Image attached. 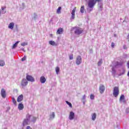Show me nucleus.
I'll list each match as a JSON object with an SVG mask.
<instances>
[{
    "label": "nucleus",
    "instance_id": "obj_33",
    "mask_svg": "<svg viewBox=\"0 0 129 129\" xmlns=\"http://www.w3.org/2000/svg\"><path fill=\"white\" fill-rule=\"evenodd\" d=\"M37 18H38V16L37 15V14L36 13H34V17L33 19L34 20H36Z\"/></svg>",
    "mask_w": 129,
    "mask_h": 129
},
{
    "label": "nucleus",
    "instance_id": "obj_12",
    "mask_svg": "<svg viewBox=\"0 0 129 129\" xmlns=\"http://www.w3.org/2000/svg\"><path fill=\"white\" fill-rule=\"evenodd\" d=\"M103 5L100 2H98V7L99 8V11H102Z\"/></svg>",
    "mask_w": 129,
    "mask_h": 129
},
{
    "label": "nucleus",
    "instance_id": "obj_48",
    "mask_svg": "<svg viewBox=\"0 0 129 129\" xmlns=\"http://www.w3.org/2000/svg\"><path fill=\"white\" fill-rule=\"evenodd\" d=\"M1 15H2V12H1V9H0V17H1Z\"/></svg>",
    "mask_w": 129,
    "mask_h": 129
},
{
    "label": "nucleus",
    "instance_id": "obj_47",
    "mask_svg": "<svg viewBox=\"0 0 129 129\" xmlns=\"http://www.w3.org/2000/svg\"><path fill=\"white\" fill-rule=\"evenodd\" d=\"M2 11H4L5 10V8H4V7H2Z\"/></svg>",
    "mask_w": 129,
    "mask_h": 129
},
{
    "label": "nucleus",
    "instance_id": "obj_3",
    "mask_svg": "<svg viewBox=\"0 0 129 129\" xmlns=\"http://www.w3.org/2000/svg\"><path fill=\"white\" fill-rule=\"evenodd\" d=\"M72 30H75L74 33L75 35H81L83 33V29L80 27H75Z\"/></svg>",
    "mask_w": 129,
    "mask_h": 129
},
{
    "label": "nucleus",
    "instance_id": "obj_40",
    "mask_svg": "<svg viewBox=\"0 0 129 129\" xmlns=\"http://www.w3.org/2000/svg\"><path fill=\"white\" fill-rule=\"evenodd\" d=\"M123 74H124V72L120 73L119 75H118V76H121V75H123Z\"/></svg>",
    "mask_w": 129,
    "mask_h": 129
},
{
    "label": "nucleus",
    "instance_id": "obj_10",
    "mask_svg": "<svg viewBox=\"0 0 129 129\" xmlns=\"http://www.w3.org/2000/svg\"><path fill=\"white\" fill-rule=\"evenodd\" d=\"M1 94L3 98H6V97L7 96V93L6 92V90H5V89H2L1 90Z\"/></svg>",
    "mask_w": 129,
    "mask_h": 129
},
{
    "label": "nucleus",
    "instance_id": "obj_11",
    "mask_svg": "<svg viewBox=\"0 0 129 129\" xmlns=\"http://www.w3.org/2000/svg\"><path fill=\"white\" fill-rule=\"evenodd\" d=\"M124 98V95H121L120 97L119 102H123V103H125V100Z\"/></svg>",
    "mask_w": 129,
    "mask_h": 129
},
{
    "label": "nucleus",
    "instance_id": "obj_17",
    "mask_svg": "<svg viewBox=\"0 0 129 129\" xmlns=\"http://www.w3.org/2000/svg\"><path fill=\"white\" fill-rule=\"evenodd\" d=\"M18 109L20 110H23V109H24V104L20 103L18 105Z\"/></svg>",
    "mask_w": 129,
    "mask_h": 129
},
{
    "label": "nucleus",
    "instance_id": "obj_24",
    "mask_svg": "<svg viewBox=\"0 0 129 129\" xmlns=\"http://www.w3.org/2000/svg\"><path fill=\"white\" fill-rule=\"evenodd\" d=\"M61 9H62V8L61 7H58L56 11L57 14H61Z\"/></svg>",
    "mask_w": 129,
    "mask_h": 129
},
{
    "label": "nucleus",
    "instance_id": "obj_37",
    "mask_svg": "<svg viewBox=\"0 0 129 129\" xmlns=\"http://www.w3.org/2000/svg\"><path fill=\"white\" fill-rule=\"evenodd\" d=\"M26 59H27V56H24L22 58V61H25V60H26Z\"/></svg>",
    "mask_w": 129,
    "mask_h": 129
},
{
    "label": "nucleus",
    "instance_id": "obj_23",
    "mask_svg": "<svg viewBox=\"0 0 129 129\" xmlns=\"http://www.w3.org/2000/svg\"><path fill=\"white\" fill-rule=\"evenodd\" d=\"M116 73V71L114 69V68H112V74H113L114 77L115 76V74Z\"/></svg>",
    "mask_w": 129,
    "mask_h": 129
},
{
    "label": "nucleus",
    "instance_id": "obj_42",
    "mask_svg": "<svg viewBox=\"0 0 129 129\" xmlns=\"http://www.w3.org/2000/svg\"><path fill=\"white\" fill-rule=\"evenodd\" d=\"M114 45H115L114 43L112 42V43H111L112 48H114Z\"/></svg>",
    "mask_w": 129,
    "mask_h": 129
},
{
    "label": "nucleus",
    "instance_id": "obj_5",
    "mask_svg": "<svg viewBox=\"0 0 129 129\" xmlns=\"http://www.w3.org/2000/svg\"><path fill=\"white\" fill-rule=\"evenodd\" d=\"M119 94V90L118 89V87H115L113 91V95L114 97H117Z\"/></svg>",
    "mask_w": 129,
    "mask_h": 129
},
{
    "label": "nucleus",
    "instance_id": "obj_2",
    "mask_svg": "<svg viewBox=\"0 0 129 129\" xmlns=\"http://www.w3.org/2000/svg\"><path fill=\"white\" fill-rule=\"evenodd\" d=\"M31 116H32V115H30V114H27L26 115V118L23 120L22 122L23 126H26V125H29V124L31 123Z\"/></svg>",
    "mask_w": 129,
    "mask_h": 129
},
{
    "label": "nucleus",
    "instance_id": "obj_16",
    "mask_svg": "<svg viewBox=\"0 0 129 129\" xmlns=\"http://www.w3.org/2000/svg\"><path fill=\"white\" fill-rule=\"evenodd\" d=\"M55 118V112H52L49 115V119H54Z\"/></svg>",
    "mask_w": 129,
    "mask_h": 129
},
{
    "label": "nucleus",
    "instance_id": "obj_43",
    "mask_svg": "<svg viewBox=\"0 0 129 129\" xmlns=\"http://www.w3.org/2000/svg\"><path fill=\"white\" fill-rule=\"evenodd\" d=\"M26 129H32V128L30 126H27Z\"/></svg>",
    "mask_w": 129,
    "mask_h": 129
},
{
    "label": "nucleus",
    "instance_id": "obj_49",
    "mask_svg": "<svg viewBox=\"0 0 129 129\" xmlns=\"http://www.w3.org/2000/svg\"><path fill=\"white\" fill-rule=\"evenodd\" d=\"M50 37H52L53 36V34H50Z\"/></svg>",
    "mask_w": 129,
    "mask_h": 129
},
{
    "label": "nucleus",
    "instance_id": "obj_38",
    "mask_svg": "<svg viewBox=\"0 0 129 129\" xmlns=\"http://www.w3.org/2000/svg\"><path fill=\"white\" fill-rule=\"evenodd\" d=\"M123 49H124V50H126L127 49V47H126V45H124L123 46Z\"/></svg>",
    "mask_w": 129,
    "mask_h": 129
},
{
    "label": "nucleus",
    "instance_id": "obj_14",
    "mask_svg": "<svg viewBox=\"0 0 129 129\" xmlns=\"http://www.w3.org/2000/svg\"><path fill=\"white\" fill-rule=\"evenodd\" d=\"M40 81L42 84L45 83V82H46V78H45V77H41L40 79Z\"/></svg>",
    "mask_w": 129,
    "mask_h": 129
},
{
    "label": "nucleus",
    "instance_id": "obj_19",
    "mask_svg": "<svg viewBox=\"0 0 129 129\" xmlns=\"http://www.w3.org/2000/svg\"><path fill=\"white\" fill-rule=\"evenodd\" d=\"M63 32V30L62 28H58L56 32V34H58L59 35H60L62 34Z\"/></svg>",
    "mask_w": 129,
    "mask_h": 129
},
{
    "label": "nucleus",
    "instance_id": "obj_41",
    "mask_svg": "<svg viewBox=\"0 0 129 129\" xmlns=\"http://www.w3.org/2000/svg\"><path fill=\"white\" fill-rule=\"evenodd\" d=\"M72 19H73V20L75 19V15H72Z\"/></svg>",
    "mask_w": 129,
    "mask_h": 129
},
{
    "label": "nucleus",
    "instance_id": "obj_31",
    "mask_svg": "<svg viewBox=\"0 0 129 129\" xmlns=\"http://www.w3.org/2000/svg\"><path fill=\"white\" fill-rule=\"evenodd\" d=\"M75 12H76V7H75L72 11V15H75Z\"/></svg>",
    "mask_w": 129,
    "mask_h": 129
},
{
    "label": "nucleus",
    "instance_id": "obj_39",
    "mask_svg": "<svg viewBox=\"0 0 129 129\" xmlns=\"http://www.w3.org/2000/svg\"><path fill=\"white\" fill-rule=\"evenodd\" d=\"M125 112H126V113H129V108H127L125 109Z\"/></svg>",
    "mask_w": 129,
    "mask_h": 129
},
{
    "label": "nucleus",
    "instance_id": "obj_15",
    "mask_svg": "<svg viewBox=\"0 0 129 129\" xmlns=\"http://www.w3.org/2000/svg\"><path fill=\"white\" fill-rule=\"evenodd\" d=\"M14 27H15V23L13 22L10 23L8 26L9 29H11V30L14 29Z\"/></svg>",
    "mask_w": 129,
    "mask_h": 129
},
{
    "label": "nucleus",
    "instance_id": "obj_30",
    "mask_svg": "<svg viewBox=\"0 0 129 129\" xmlns=\"http://www.w3.org/2000/svg\"><path fill=\"white\" fill-rule=\"evenodd\" d=\"M66 102L67 104L70 106V107L72 108V104H71V103L69 102L68 101H66Z\"/></svg>",
    "mask_w": 129,
    "mask_h": 129
},
{
    "label": "nucleus",
    "instance_id": "obj_8",
    "mask_svg": "<svg viewBox=\"0 0 129 129\" xmlns=\"http://www.w3.org/2000/svg\"><path fill=\"white\" fill-rule=\"evenodd\" d=\"M75 117V113H74L73 111H71L70 112V114L69 116V118L70 120H73Z\"/></svg>",
    "mask_w": 129,
    "mask_h": 129
},
{
    "label": "nucleus",
    "instance_id": "obj_18",
    "mask_svg": "<svg viewBox=\"0 0 129 129\" xmlns=\"http://www.w3.org/2000/svg\"><path fill=\"white\" fill-rule=\"evenodd\" d=\"M36 121H37V117L33 116L31 119L30 120V122H32V123H35Z\"/></svg>",
    "mask_w": 129,
    "mask_h": 129
},
{
    "label": "nucleus",
    "instance_id": "obj_7",
    "mask_svg": "<svg viewBox=\"0 0 129 129\" xmlns=\"http://www.w3.org/2000/svg\"><path fill=\"white\" fill-rule=\"evenodd\" d=\"M26 80L27 81H30V82H35V78L30 75L26 76Z\"/></svg>",
    "mask_w": 129,
    "mask_h": 129
},
{
    "label": "nucleus",
    "instance_id": "obj_50",
    "mask_svg": "<svg viewBox=\"0 0 129 129\" xmlns=\"http://www.w3.org/2000/svg\"><path fill=\"white\" fill-rule=\"evenodd\" d=\"M83 104H85V102L84 101V102H83Z\"/></svg>",
    "mask_w": 129,
    "mask_h": 129
},
{
    "label": "nucleus",
    "instance_id": "obj_1",
    "mask_svg": "<svg viewBox=\"0 0 129 129\" xmlns=\"http://www.w3.org/2000/svg\"><path fill=\"white\" fill-rule=\"evenodd\" d=\"M100 0H89L88 2V7L87 8L88 13L93 11V8L96 5V3H99Z\"/></svg>",
    "mask_w": 129,
    "mask_h": 129
},
{
    "label": "nucleus",
    "instance_id": "obj_32",
    "mask_svg": "<svg viewBox=\"0 0 129 129\" xmlns=\"http://www.w3.org/2000/svg\"><path fill=\"white\" fill-rule=\"evenodd\" d=\"M90 99H91L92 100H93V99H94V95L93 94H91L90 96Z\"/></svg>",
    "mask_w": 129,
    "mask_h": 129
},
{
    "label": "nucleus",
    "instance_id": "obj_20",
    "mask_svg": "<svg viewBox=\"0 0 129 129\" xmlns=\"http://www.w3.org/2000/svg\"><path fill=\"white\" fill-rule=\"evenodd\" d=\"M49 44L51 45V46H57V44H56V42L52 40L49 41Z\"/></svg>",
    "mask_w": 129,
    "mask_h": 129
},
{
    "label": "nucleus",
    "instance_id": "obj_4",
    "mask_svg": "<svg viewBox=\"0 0 129 129\" xmlns=\"http://www.w3.org/2000/svg\"><path fill=\"white\" fill-rule=\"evenodd\" d=\"M28 81L26 79H22L20 85L21 86V88H23L24 89L26 86L28 85Z\"/></svg>",
    "mask_w": 129,
    "mask_h": 129
},
{
    "label": "nucleus",
    "instance_id": "obj_21",
    "mask_svg": "<svg viewBox=\"0 0 129 129\" xmlns=\"http://www.w3.org/2000/svg\"><path fill=\"white\" fill-rule=\"evenodd\" d=\"M20 43L19 41H17L13 46L12 49H16L18 47V44Z\"/></svg>",
    "mask_w": 129,
    "mask_h": 129
},
{
    "label": "nucleus",
    "instance_id": "obj_35",
    "mask_svg": "<svg viewBox=\"0 0 129 129\" xmlns=\"http://www.w3.org/2000/svg\"><path fill=\"white\" fill-rule=\"evenodd\" d=\"M70 60H73V54H71L69 56Z\"/></svg>",
    "mask_w": 129,
    "mask_h": 129
},
{
    "label": "nucleus",
    "instance_id": "obj_44",
    "mask_svg": "<svg viewBox=\"0 0 129 129\" xmlns=\"http://www.w3.org/2000/svg\"><path fill=\"white\" fill-rule=\"evenodd\" d=\"M2 14H6V13H7V11H2Z\"/></svg>",
    "mask_w": 129,
    "mask_h": 129
},
{
    "label": "nucleus",
    "instance_id": "obj_36",
    "mask_svg": "<svg viewBox=\"0 0 129 129\" xmlns=\"http://www.w3.org/2000/svg\"><path fill=\"white\" fill-rule=\"evenodd\" d=\"M82 100H85V99H86V95H84L83 96V97H82Z\"/></svg>",
    "mask_w": 129,
    "mask_h": 129
},
{
    "label": "nucleus",
    "instance_id": "obj_34",
    "mask_svg": "<svg viewBox=\"0 0 129 129\" xmlns=\"http://www.w3.org/2000/svg\"><path fill=\"white\" fill-rule=\"evenodd\" d=\"M28 45V42H23L21 43V46H27Z\"/></svg>",
    "mask_w": 129,
    "mask_h": 129
},
{
    "label": "nucleus",
    "instance_id": "obj_9",
    "mask_svg": "<svg viewBox=\"0 0 129 129\" xmlns=\"http://www.w3.org/2000/svg\"><path fill=\"white\" fill-rule=\"evenodd\" d=\"M105 90V87L103 85H100L99 87V91L100 93L102 94L103 92H104V91Z\"/></svg>",
    "mask_w": 129,
    "mask_h": 129
},
{
    "label": "nucleus",
    "instance_id": "obj_46",
    "mask_svg": "<svg viewBox=\"0 0 129 129\" xmlns=\"http://www.w3.org/2000/svg\"><path fill=\"white\" fill-rule=\"evenodd\" d=\"M117 65L118 66V65H121V64H120V63L118 62H117Z\"/></svg>",
    "mask_w": 129,
    "mask_h": 129
},
{
    "label": "nucleus",
    "instance_id": "obj_6",
    "mask_svg": "<svg viewBox=\"0 0 129 129\" xmlns=\"http://www.w3.org/2000/svg\"><path fill=\"white\" fill-rule=\"evenodd\" d=\"M76 63L77 65H80L81 63H82V57H81V56L78 55L76 57Z\"/></svg>",
    "mask_w": 129,
    "mask_h": 129
},
{
    "label": "nucleus",
    "instance_id": "obj_22",
    "mask_svg": "<svg viewBox=\"0 0 129 129\" xmlns=\"http://www.w3.org/2000/svg\"><path fill=\"white\" fill-rule=\"evenodd\" d=\"M84 11H85L84 6H82L81 7V9H80V12H81V14H84Z\"/></svg>",
    "mask_w": 129,
    "mask_h": 129
},
{
    "label": "nucleus",
    "instance_id": "obj_29",
    "mask_svg": "<svg viewBox=\"0 0 129 129\" xmlns=\"http://www.w3.org/2000/svg\"><path fill=\"white\" fill-rule=\"evenodd\" d=\"M12 102L15 105H17V101H16V99L14 97L12 98Z\"/></svg>",
    "mask_w": 129,
    "mask_h": 129
},
{
    "label": "nucleus",
    "instance_id": "obj_28",
    "mask_svg": "<svg viewBox=\"0 0 129 129\" xmlns=\"http://www.w3.org/2000/svg\"><path fill=\"white\" fill-rule=\"evenodd\" d=\"M60 71V69L59 68V67H56L55 68V72L56 73V74H58L59 72Z\"/></svg>",
    "mask_w": 129,
    "mask_h": 129
},
{
    "label": "nucleus",
    "instance_id": "obj_26",
    "mask_svg": "<svg viewBox=\"0 0 129 129\" xmlns=\"http://www.w3.org/2000/svg\"><path fill=\"white\" fill-rule=\"evenodd\" d=\"M5 64H6V63L5 62V61L0 60V66L1 67L5 66Z\"/></svg>",
    "mask_w": 129,
    "mask_h": 129
},
{
    "label": "nucleus",
    "instance_id": "obj_25",
    "mask_svg": "<svg viewBox=\"0 0 129 129\" xmlns=\"http://www.w3.org/2000/svg\"><path fill=\"white\" fill-rule=\"evenodd\" d=\"M92 120H95L96 119V114L94 113L92 116Z\"/></svg>",
    "mask_w": 129,
    "mask_h": 129
},
{
    "label": "nucleus",
    "instance_id": "obj_27",
    "mask_svg": "<svg viewBox=\"0 0 129 129\" xmlns=\"http://www.w3.org/2000/svg\"><path fill=\"white\" fill-rule=\"evenodd\" d=\"M101 64H102V59H100L98 62L97 65L98 66H101Z\"/></svg>",
    "mask_w": 129,
    "mask_h": 129
},
{
    "label": "nucleus",
    "instance_id": "obj_13",
    "mask_svg": "<svg viewBox=\"0 0 129 129\" xmlns=\"http://www.w3.org/2000/svg\"><path fill=\"white\" fill-rule=\"evenodd\" d=\"M23 97L24 96L23 95H19L17 98L18 102H21V101H22Z\"/></svg>",
    "mask_w": 129,
    "mask_h": 129
},
{
    "label": "nucleus",
    "instance_id": "obj_45",
    "mask_svg": "<svg viewBox=\"0 0 129 129\" xmlns=\"http://www.w3.org/2000/svg\"><path fill=\"white\" fill-rule=\"evenodd\" d=\"M20 50H22L24 52H26V50H25V49H24V48H21Z\"/></svg>",
    "mask_w": 129,
    "mask_h": 129
}]
</instances>
